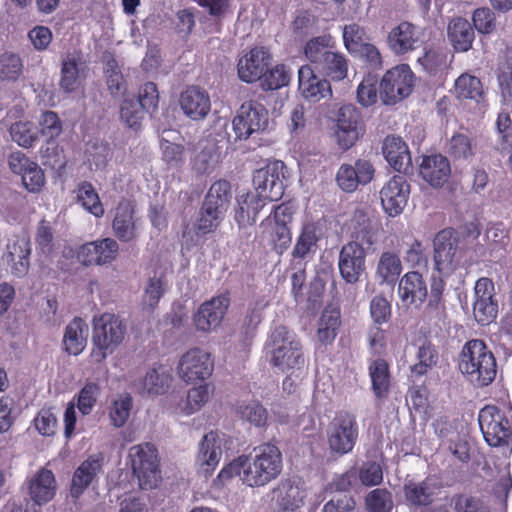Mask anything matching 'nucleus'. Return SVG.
I'll use <instances>...</instances> for the list:
<instances>
[{
  "mask_svg": "<svg viewBox=\"0 0 512 512\" xmlns=\"http://www.w3.org/2000/svg\"><path fill=\"white\" fill-rule=\"evenodd\" d=\"M283 469L280 449L271 443L255 447L249 456H240L224 467L218 477L227 480L238 475L249 487L265 486L276 479Z\"/></svg>",
  "mask_w": 512,
  "mask_h": 512,
  "instance_id": "f257e3e1",
  "label": "nucleus"
},
{
  "mask_svg": "<svg viewBox=\"0 0 512 512\" xmlns=\"http://www.w3.org/2000/svg\"><path fill=\"white\" fill-rule=\"evenodd\" d=\"M270 363L285 373H293L305 365L302 345L296 334L284 326L276 327L265 345Z\"/></svg>",
  "mask_w": 512,
  "mask_h": 512,
  "instance_id": "f03ea898",
  "label": "nucleus"
},
{
  "mask_svg": "<svg viewBox=\"0 0 512 512\" xmlns=\"http://www.w3.org/2000/svg\"><path fill=\"white\" fill-rule=\"evenodd\" d=\"M458 365L467 379L478 387L489 385L496 377L495 357L479 339L470 340L464 345Z\"/></svg>",
  "mask_w": 512,
  "mask_h": 512,
  "instance_id": "7ed1b4c3",
  "label": "nucleus"
},
{
  "mask_svg": "<svg viewBox=\"0 0 512 512\" xmlns=\"http://www.w3.org/2000/svg\"><path fill=\"white\" fill-rule=\"evenodd\" d=\"M92 357L102 362L122 343L126 334V325L117 315L103 313L93 317Z\"/></svg>",
  "mask_w": 512,
  "mask_h": 512,
  "instance_id": "20e7f679",
  "label": "nucleus"
},
{
  "mask_svg": "<svg viewBox=\"0 0 512 512\" xmlns=\"http://www.w3.org/2000/svg\"><path fill=\"white\" fill-rule=\"evenodd\" d=\"M129 456L140 488L145 490L156 488L161 481L156 448L149 443L135 445L130 448Z\"/></svg>",
  "mask_w": 512,
  "mask_h": 512,
  "instance_id": "39448f33",
  "label": "nucleus"
},
{
  "mask_svg": "<svg viewBox=\"0 0 512 512\" xmlns=\"http://www.w3.org/2000/svg\"><path fill=\"white\" fill-rule=\"evenodd\" d=\"M358 438V424L355 416L347 412L338 413L327 429V443L331 454L350 453Z\"/></svg>",
  "mask_w": 512,
  "mask_h": 512,
  "instance_id": "423d86ee",
  "label": "nucleus"
},
{
  "mask_svg": "<svg viewBox=\"0 0 512 512\" xmlns=\"http://www.w3.org/2000/svg\"><path fill=\"white\" fill-rule=\"evenodd\" d=\"M433 245L435 267L440 274L448 276L462 264L459 239L453 229L438 232Z\"/></svg>",
  "mask_w": 512,
  "mask_h": 512,
  "instance_id": "0eeeda50",
  "label": "nucleus"
},
{
  "mask_svg": "<svg viewBox=\"0 0 512 512\" xmlns=\"http://www.w3.org/2000/svg\"><path fill=\"white\" fill-rule=\"evenodd\" d=\"M414 74L406 64L388 70L380 83V97L385 104H395L408 97L413 89Z\"/></svg>",
  "mask_w": 512,
  "mask_h": 512,
  "instance_id": "6e6552de",
  "label": "nucleus"
},
{
  "mask_svg": "<svg viewBox=\"0 0 512 512\" xmlns=\"http://www.w3.org/2000/svg\"><path fill=\"white\" fill-rule=\"evenodd\" d=\"M286 167L282 161H274L257 170L253 176L255 193L267 201H277L284 194Z\"/></svg>",
  "mask_w": 512,
  "mask_h": 512,
  "instance_id": "1a4fd4ad",
  "label": "nucleus"
},
{
  "mask_svg": "<svg viewBox=\"0 0 512 512\" xmlns=\"http://www.w3.org/2000/svg\"><path fill=\"white\" fill-rule=\"evenodd\" d=\"M272 512H299L307 492L298 478L282 479L270 492Z\"/></svg>",
  "mask_w": 512,
  "mask_h": 512,
  "instance_id": "9d476101",
  "label": "nucleus"
},
{
  "mask_svg": "<svg viewBox=\"0 0 512 512\" xmlns=\"http://www.w3.org/2000/svg\"><path fill=\"white\" fill-rule=\"evenodd\" d=\"M233 130L240 140L263 131L268 125V112L262 104L249 100L244 102L232 121Z\"/></svg>",
  "mask_w": 512,
  "mask_h": 512,
  "instance_id": "9b49d317",
  "label": "nucleus"
},
{
  "mask_svg": "<svg viewBox=\"0 0 512 512\" xmlns=\"http://www.w3.org/2000/svg\"><path fill=\"white\" fill-rule=\"evenodd\" d=\"M213 360L210 353L201 348L186 351L179 359L177 373L186 383L209 378L213 372Z\"/></svg>",
  "mask_w": 512,
  "mask_h": 512,
  "instance_id": "f8f14e48",
  "label": "nucleus"
},
{
  "mask_svg": "<svg viewBox=\"0 0 512 512\" xmlns=\"http://www.w3.org/2000/svg\"><path fill=\"white\" fill-rule=\"evenodd\" d=\"M291 213L285 205H279L274 209L273 214L269 215L260 225L262 237L266 239L274 248L282 253L291 243V232L287 227V220Z\"/></svg>",
  "mask_w": 512,
  "mask_h": 512,
  "instance_id": "ddd939ff",
  "label": "nucleus"
},
{
  "mask_svg": "<svg viewBox=\"0 0 512 512\" xmlns=\"http://www.w3.org/2000/svg\"><path fill=\"white\" fill-rule=\"evenodd\" d=\"M479 426L488 445L497 447L508 444L510 424L495 406H485L480 410Z\"/></svg>",
  "mask_w": 512,
  "mask_h": 512,
  "instance_id": "4468645a",
  "label": "nucleus"
},
{
  "mask_svg": "<svg viewBox=\"0 0 512 512\" xmlns=\"http://www.w3.org/2000/svg\"><path fill=\"white\" fill-rule=\"evenodd\" d=\"M30 254V238L27 235H17L8 240L2 259L13 275L23 277L29 270Z\"/></svg>",
  "mask_w": 512,
  "mask_h": 512,
  "instance_id": "2eb2a0df",
  "label": "nucleus"
},
{
  "mask_svg": "<svg viewBox=\"0 0 512 512\" xmlns=\"http://www.w3.org/2000/svg\"><path fill=\"white\" fill-rule=\"evenodd\" d=\"M366 254L357 242H348L339 253L338 268L341 277L350 284L357 283L365 271Z\"/></svg>",
  "mask_w": 512,
  "mask_h": 512,
  "instance_id": "dca6fc26",
  "label": "nucleus"
},
{
  "mask_svg": "<svg viewBox=\"0 0 512 512\" xmlns=\"http://www.w3.org/2000/svg\"><path fill=\"white\" fill-rule=\"evenodd\" d=\"M409 194L410 186L406 179L401 175L394 176L380 191L383 209L392 217L401 214L407 205Z\"/></svg>",
  "mask_w": 512,
  "mask_h": 512,
  "instance_id": "f3484780",
  "label": "nucleus"
},
{
  "mask_svg": "<svg viewBox=\"0 0 512 512\" xmlns=\"http://www.w3.org/2000/svg\"><path fill=\"white\" fill-rule=\"evenodd\" d=\"M27 493L32 500L31 507L37 508L50 502L56 495L57 482L51 470L39 469L25 482Z\"/></svg>",
  "mask_w": 512,
  "mask_h": 512,
  "instance_id": "a211bd4d",
  "label": "nucleus"
},
{
  "mask_svg": "<svg viewBox=\"0 0 512 512\" xmlns=\"http://www.w3.org/2000/svg\"><path fill=\"white\" fill-rule=\"evenodd\" d=\"M422 37L423 31L420 27L403 21L391 29L387 36V45L393 53L403 55L419 47L423 42Z\"/></svg>",
  "mask_w": 512,
  "mask_h": 512,
  "instance_id": "6ab92c4d",
  "label": "nucleus"
},
{
  "mask_svg": "<svg viewBox=\"0 0 512 512\" xmlns=\"http://www.w3.org/2000/svg\"><path fill=\"white\" fill-rule=\"evenodd\" d=\"M229 303L227 296L220 295L201 304L194 315L197 329L210 332L218 328L227 312Z\"/></svg>",
  "mask_w": 512,
  "mask_h": 512,
  "instance_id": "aec40b11",
  "label": "nucleus"
},
{
  "mask_svg": "<svg viewBox=\"0 0 512 512\" xmlns=\"http://www.w3.org/2000/svg\"><path fill=\"white\" fill-rule=\"evenodd\" d=\"M179 104L185 116L193 121L205 119L211 110L209 93L198 86L184 90L180 95Z\"/></svg>",
  "mask_w": 512,
  "mask_h": 512,
  "instance_id": "412c9836",
  "label": "nucleus"
},
{
  "mask_svg": "<svg viewBox=\"0 0 512 512\" xmlns=\"http://www.w3.org/2000/svg\"><path fill=\"white\" fill-rule=\"evenodd\" d=\"M269 59V53L263 47L251 49L238 62L239 78L247 83L259 80L267 70Z\"/></svg>",
  "mask_w": 512,
  "mask_h": 512,
  "instance_id": "4be33fe9",
  "label": "nucleus"
},
{
  "mask_svg": "<svg viewBox=\"0 0 512 512\" xmlns=\"http://www.w3.org/2000/svg\"><path fill=\"white\" fill-rule=\"evenodd\" d=\"M298 90L307 100L319 102L332 95L329 81L315 75L310 66L304 65L298 71Z\"/></svg>",
  "mask_w": 512,
  "mask_h": 512,
  "instance_id": "5701e85b",
  "label": "nucleus"
},
{
  "mask_svg": "<svg viewBox=\"0 0 512 512\" xmlns=\"http://www.w3.org/2000/svg\"><path fill=\"white\" fill-rule=\"evenodd\" d=\"M427 284L417 271L407 272L399 281L398 295L406 306L419 307L427 297Z\"/></svg>",
  "mask_w": 512,
  "mask_h": 512,
  "instance_id": "b1692460",
  "label": "nucleus"
},
{
  "mask_svg": "<svg viewBox=\"0 0 512 512\" xmlns=\"http://www.w3.org/2000/svg\"><path fill=\"white\" fill-rule=\"evenodd\" d=\"M84 72L85 62L81 52L73 51L65 54L62 59L60 88L65 92L75 91L85 77Z\"/></svg>",
  "mask_w": 512,
  "mask_h": 512,
  "instance_id": "393cba45",
  "label": "nucleus"
},
{
  "mask_svg": "<svg viewBox=\"0 0 512 512\" xmlns=\"http://www.w3.org/2000/svg\"><path fill=\"white\" fill-rule=\"evenodd\" d=\"M224 438L216 432L207 433L199 444L197 463L205 473L212 472L223 455Z\"/></svg>",
  "mask_w": 512,
  "mask_h": 512,
  "instance_id": "a878e982",
  "label": "nucleus"
},
{
  "mask_svg": "<svg viewBox=\"0 0 512 512\" xmlns=\"http://www.w3.org/2000/svg\"><path fill=\"white\" fill-rule=\"evenodd\" d=\"M419 172L424 181L433 187H440L450 177V163L440 154L425 156L420 164Z\"/></svg>",
  "mask_w": 512,
  "mask_h": 512,
  "instance_id": "bb28decb",
  "label": "nucleus"
},
{
  "mask_svg": "<svg viewBox=\"0 0 512 512\" xmlns=\"http://www.w3.org/2000/svg\"><path fill=\"white\" fill-rule=\"evenodd\" d=\"M102 460L100 455H92L75 470L70 489L73 498H78L102 471Z\"/></svg>",
  "mask_w": 512,
  "mask_h": 512,
  "instance_id": "cd10ccee",
  "label": "nucleus"
},
{
  "mask_svg": "<svg viewBox=\"0 0 512 512\" xmlns=\"http://www.w3.org/2000/svg\"><path fill=\"white\" fill-rule=\"evenodd\" d=\"M112 229L121 241L129 242L136 238L137 224L131 202L127 200L119 202L115 209Z\"/></svg>",
  "mask_w": 512,
  "mask_h": 512,
  "instance_id": "c85d7f7f",
  "label": "nucleus"
},
{
  "mask_svg": "<svg viewBox=\"0 0 512 512\" xmlns=\"http://www.w3.org/2000/svg\"><path fill=\"white\" fill-rule=\"evenodd\" d=\"M235 220L241 227L252 225L266 201L255 192H242L236 198Z\"/></svg>",
  "mask_w": 512,
  "mask_h": 512,
  "instance_id": "c756f323",
  "label": "nucleus"
},
{
  "mask_svg": "<svg viewBox=\"0 0 512 512\" xmlns=\"http://www.w3.org/2000/svg\"><path fill=\"white\" fill-rule=\"evenodd\" d=\"M171 381L170 369L164 365H158L146 372L145 376L136 383V388L142 394L161 395L167 391Z\"/></svg>",
  "mask_w": 512,
  "mask_h": 512,
  "instance_id": "7c9ffc66",
  "label": "nucleus"
},
{
  "mask_svg": "<svg viewBox=\"0 0 512 512\" xmlns=\"http://www.w3.org/2000/svg\"><path fill=\"white\" fill-rule=\"evenodd\" d=\"M382 152L387 162L398 172L406 173L411 168L412 160L406 143L396 136L385 138Z\"/></svg>",
  "mask_w": 512,
  "mask_h": 512,
  "instance_id": "2f4dec72",
  "label": "nucleus"
},
{
  "mask_svg": "<svg viewBox=\"0 0 512 512\" xmlns=\"http://www.w3.org/2000/svg\"><path fill=\"white\" fill-rule=\"evenodd\" d=\"M447 34L454 49L458 52L468 51L472 47L475 38L471 24L462 17L451 20L448 25Z\"/></svg>",
  "mask_w": 512,
  "mask_h": 512,
  "instance_id": "473e14b6",
  "label": "nucleus"
},
{
  "mask_svg": "<svg viewBox=\"0 0 512 512\" xmlns=\"http://www.w3.org/2000/svg\"><path fill=\"white\" fill-rule=\"evenodd\" d=\"M402 272V262L398 253L384 251L380 254L375 276L380 284H394Z\"/></svg>",
  "mask_w": 512,
  "mask_h": 512,
  "instance_id": "72a5a7b5",
  "label": "nucleus"
},
{
  "mask_svg": "<svg viewBox=\"0 0 512 512\" xmlns=\"http://www.w3.org/2000/svg\"><path fill=\"white\" fill-rule=\"evenodd\" d=\"M88 325L79 317L74 318L66 327L64 345L66 350L73 355L80 354L87 343Z\"/></svg>",
  "mask_w": 512,
  "mask_h": 512,
  "instance_id": "f704fd0d",
  "label": "nucleus"
},
{
  "mask_svg": "<svg viewBox=\"0 0 512 512\" xmlns=\"http://www.w3.org/2000/svg\"><path fill=\"white\" fill-rule=\"evenodd\" d=\"M219 156L212 141H200L192 159V169L199 175L209 174L217 165Z\"/></svg>",
  "mask_w": 512,
  "mask_h": 512,
  "instance_id": "c9c22d12",
  "label": "nucleus"
},
{
  "mask_svg": "<svg viewBox=\"0 0 512 512\" xmlns=\"http://www.w3.org/2000/svg\"><path fill=\"white\" fill-rule=\"evenodd\" d=\"M322 237L321 226L317 223L304 224L293 249V256L304 258L316 250L317 242Z\"/></svg>",
  "mask_w": 512,
  "mask_h": 512,
  "instance_id": "e433bc0d",
  "label": "nucleus"
},
{
  "mask_svg": "<svg viewBox=\"0 0 512 512\" xmlns=\"http://www.w3.org/2000/svg\"><path fill=\"white\" fill-rule=\"evenodd\" d=\"M340 325V311L336 308L327 307L321 314L317 335L322 343H328L336 337V331Z\"/></svg>",
  "mask_w": 512,
  "mask_h": 512,
  "instance_id": "4c0bfd02",
  "label": "nucleus"
},
{
  "mask_svg": "<svg viewBox=\"0 0 512 512\" xmlns=\"http://www.w3.org/2000/svg\"><path fill=\"white\" fill-rule=\"evenodd\" d=\"M230 198V184L227 181L220 180L210 187L203 204L226 214L230 204Z\"/></svg>",
  "mask_w": 512,
  "mask_h": 512,
  "instance_id": "58836bf2",
  "label": "nucleus"
},
{
  "mask_svg": "<svg viewBox=\"0 0 512 512\" xmlns=\"http://www.w3.org/2000/svg\"><path fill=\"white\" fill-rule=\"evenodd\" d=\"M225 214L219 212L211 206L202 204L194 223V229L197 235H206L213 232L224 219Z\"/></svg>",
  "mask_w": 512,
  "mask_h": 512,
  "instance_id": "ea45409f",
  "label": "nucleus"
},
{
  "mask_svg": "<svg viewBox=\"0 0 512 512\" xmlns=\"http://www.w3.org/2000/svg\"><path fill=\"white\" fill-rule=\"evenodd\" d=\"M352 238L350 242H357L366 255L373 250L377 241L376 231L372 222L364 215L359 216L358 227H354Z\"/></svg>",
  "mask_w": 512,
  "mask_h": 512,
  "instance_id": "a19ab883",
  "label": "nucleus"
},
{
  "mask_svg": "<svg viewBox=\"0 0 512 512\" xmlns=\"http://www.w3.org/2000/svg\"><path fill=\"white\" fill-rule=\"evenodd\" d=\"M455 94L459 99H469L479 102L483 96L480 80L470 74H462L455 81Z\"/></svg>",
  "mask_w": 512,
  "mask_h": 512,
  "instance_id": "79ce46f5",
  "label": "nucleus"
},
{
  "mask_svg": "<svg viewBox=\"0 0 512 512\" xmlns=\"http://www.w3.org/2000/svg\"><path fill=\"white\" fill-rule=\"evenodd\" d=\"M318 69L331 79L339 81L347 76L348 64L341 53L331 50Z\"/></svg>",
  "mask_w": 512,
  "mask_h": 512,
  "instance_id": "37998d69",
  "label": "nucleus"
},
{
  "mask_svg": "<svg viewBox=\"0 0 512 512\" xmlns=\"http://www.w3.org/2000/svg\"><path fill=\"white\" fill-rule=\"evenodd\" d=\"M10 135L19 146L30 148L38 140L39 130L32 122L18 121L11 125Z\"/></svg>",
  "mask_w": 512,
  "mask_h": 512,
  "instance_id": "c03bdc74",
  "label": "nucleus"
},
{
  "mask_svg": "<svg viewBox=\"0 0 512 512\" xmlns=\"http://www.w3.org/2000/svg\"><path fill=\"white\" fill-rule=\"evenodd\" d=\"M406 499L414 505H427L432 501L433 487L430 481H409L404 486Z\"/></svg>",
  "mask_w": 512,
  "mask_h": 512,
  "instance_id": "a18cd8bd",
  "label": "nucleus"
},
{
  "mask_svg": "<svg viewBox=\"0 0 512 512\" xmlns=\"http://www.w3.org/2000/svg\"><path fill=\"white\" fill-rule=\"evenodd\" d=\"M133 399L129 394L119 395L109 408V417L114 427H123L130 417Z\"/></svg>",
  "mask_w": 512,
  "mask_h": 512,
  "instance_id": "49530a36",
  "label": "nucleus"
},
{
  "mask_svg": "<svg viewBox=\"0 0 512 512\" xmlns=\"http://www.w3.org/2000/svg\"><path fill=\"white\" fill-rule=\"evenodd\" d=\"M487 249L496 257L503 256L505 248L508 245V231L502 223L491 225L485 233Z\"/></svg>",
  "mask_w": 512,
  "mask_h": 512,
  "instance_id": "de8ad7c7",
  "label": "nucleus"
},
{
  "mask_svg": "<svg viewBox=\"0 0 512 512\" xmlns=\"http://www.w3.org/2000/svg\"><path fill=\"white\" fill-rule=\"evenodd\" d=\"M77 200L84 209H86L94 216H103V206L100 202L98 194L90 183L84 182L79 185L77 191Z\"/></svg>",
  "mask_w": 512,
  "mask_h": 512,
  "instance_id": "09e8293b",
  "label": "nucleus"
},
{
  "mask_svg": "<svg viewBox=\"0 0 512 512\" xmlns=\"http://www.w3.org/2000/svg\"><path fill=\"white\" fill-rule=\"evenodd\" d=\"M144 117V109L136 99L126 97L120 106V119L129 128L138 129Z\"/></svg>",
  "mask_w": 512,
  "mask_h": 512,
  "instance_id": "8fccbe9b",
  "label": "nucleus"
},
{
  "mask_svg": "<svg viewBox=\"0 0 512 512\" xmlns=\"http://www.w3.org/2000/svg\"><path fill=\"white\" fill-rule=\"evenodd\" d=\"M330 36H318L309 40L304 48L305 57L313 64L318 66L325 59L326 55L330 53Z\"/></svg>",
  "mask_w": 512,
  "mask_h": 512,
  "instance_id": "3c124183",
  "label": "nucleus"
},
{
  "mask_svg": "<svg viewBox=\"0 0 512 512\" xmlns=\"http://www.w3.org/2000/svg\"><path fill=\"white\" fill-rule=\"evenodd\" d=\"M369 373L375 394L377 397L384 396L390 383L388 364L384 360H376L371 364Z\"/></svg>",
  "mask_w": 512,
  "mask_h": 512,
  "instance_id": "603ef678",
  "label": "nucleus"
},
{
  "mask_svg": "<svg viewBox=\"0 0 512 512\" xmlns=\"http://www.w3.org/2000/svg\"><path fill=\"white\" fill-rule=\"evenodd\" d=\"M342 38L347 51L350 54L356 53L366 43V31L359 24L350 23L343 26Z\"/></svg>",
  "mask_w": 512,
  "mask_h": 512,
  "instance_id": "864d4df0",
  "label": "nucleus"
},
{
  "mask_svg": "<svg viewBox=\"0 0 512 512\" xmlns=\"http://www.w3.org/2000/svg\"><path fill=\"white\" fill-rule=\"evenodd\" d=\"M239 416L256 427H262L267 422V411L257 401L244 402L238 406Z\"/></svg>",
  "mask_w": 512,
  "mask_h": 512,
  "instance_id": "5fc2aeb1",
  "label": "nucleus"
},
{
  "mask_svg": "<svg viewBox=\"0 0 512 512\" xmlns=\"http://www.w3.org/2000/svg\"><path fill=\"white\" fill-rule=\"evenodd\" d=\"M23 72V62L20 56L13 52L0 55V77L6 80H17Z\"/></svg>",
  "mask_w": 512,
  "mask_h": 512,
  "instance_id": "6e6d98bb",
  "label": "nucleus"
},
{
  "mask_svg": "<svg viewBox=\"0 0 512 512\" xmlns=\"http://www.w3.org/2000/svg\"><path fill=\"white\" fill-rule=\"evenodd\" d=\"M417 359L418 363L412 366L411 370L414 374L421 376L436 365L438 353L432 344L424 343L418 349Z\"/></svg>",
  "mask_w": 512,
  "mask_h": 512,
  "instance_id": "4d7b16f0",
  "label": "nucleus"
},
{
  "mask_svg": "<svg viewBox=\"0 0 512 512\" xmlns=\"http://www.w3.org/2000/svg\"><path fill=\"white\" fill-rule=\"evenodd\" d=\"M498 81L502 94L506 101L512 106V48L505 51V62L499 67Z\"/></svg>",
  "mask_w": 512,
  "mask_h": 512,
  "instance_id": "13d9d810",
  "label": "nucleus"
},
{
  "mask_svg": "<svg viewBox=\"0 0 512 512\" xmlns=\"http://www.w3.org/2000/svg\"><path fill=\"white\" fill-rule=\"evenodd\" d=\"M210 394L211 389L209 384H203L190 389L187 394V401L184 407V412L187 415H190L199 411L209 400Z\"/></svg>",
  "mask_w": 512,
  "mask_h": 512,
  "instance_id": "bf43d9fd",
  "label": "nucleus"
},
{
  "mask_svg": "<svg viewBox=\"0 0 512 512\" xmlns=\"http://www.w3.org/2000/svg\"><path fill=\"white\" fill-rule=\"evenodd\" d=\"M369 512H390L393 507L392 497L386 489H374L366 497Z\"/></svg>",
  "mask_w": 512,
  "mask_h": 512,
  "instance_id": "052dcab7",
  "label": "nucleus"
},
{
  "mask_svg": "<svg viewBox=\"0 0 512 512\" xmlns=\"http://www.w3.org/2000/svg\"><path fill=\"white\" fill-rule=\"evenodd\" d=\"M447 152L456 159H467L473 155L471 139L464 133L454 134L447 144Z\"/></svg>",
  "mask_w": 512,
  "mask_h": 512,
  "instance_id": "680f3d73",
  "label": "nucleus"
},
{
  "mask_svg": "<svg viewBox=\"0 0 512 512\" xmlns=\"http://www.w3.org/2000/svg\"><path fill=\"white\" fill-rule=\"evenodd\" d=\"M43 164L53 169L61 168L64 165L62 149L56 143V139H46L39 150Z\"/></svg>",
  "mask_w": 512,
  "mask_h": 512,
  "instance_id": "e2e57ef3",
  "label": "nucleus"
},
{
  "mask_svg": "<svg viewBox=\"0 0 512 512\" xmlns=\"http://www.w3.org/2000/svg\"><path fill=\"white\" fill-rule=\"evenodd\" d=\"M290 78L291 72L285 65H276L264 74L262 86L267 90H276L287 85Z\"/></svg>",
  "mask_w": 512,
  "mask_h": 512,
  "instance_id": "0e129e2a",
  "label": "nucleus"
},
{
  "mask_svg": "<svg viewBox=\"0 0 512 512\" xmlns=\"http://www.w3.org/2000/svg\"><path fill=\"white\" fill-rule=\"evenodd\" d=\"M498 303L493 299L474 301L473 314L476 321L482 325L491 323L497 316Z\"/></svg>",
  "mask_w": 512,
  "mask_h": 512,
  "instance_id": "69168bd1",
  "label": "nucleus"
},
{
  "mask_svg": "<svg viewBox=\"0 0 512 512\" xmlns=\"http://www.w3.org/2000/svg\"><path fill=\"white\" fill-rule=\"evenodd\" d=\"M39 126V132L46 139H56L62 132L61 121L53 111H46L41 115Z\"/></svg>",
  "mask_w": 512,
  "mask_h": 512,
  "instance_id": "338daca9",
  "label": "nucleus"
},
{
  "mask_svg": "<svg viewBox=\"0 0 512 512\" xmlns=\"http://www.w3.org/2000/svg\"><path fill=\"white\" fill-rule=\"evenodd\" d=\"M446 55L440 48H425L423 55L418 57L417 63L427 72H434L436 69L445 64Z\"/></svg>",
  "mask_w": 512,
  "mask_h": 512,
  "instance_id": "774afa93",
  "label": "nucleus"
}]
</instances>
